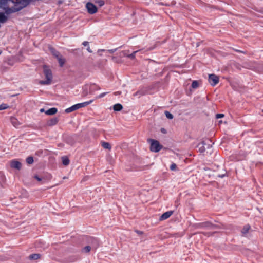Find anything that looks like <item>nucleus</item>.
Instances as JSON below:
<instances>
[{"instance_id":"33","label":"nucleus","mask_w":263,"mask_h":263,"mask_svg":"<svg viewBox=\"0 0 263 263\" xmlns=\"http://www.w3.org/2000/svg\"><path fill=\"white\" fill-rule=\"evenodd\" d=\"M89 44V43L87 41H84L83 42L82 45L84 46H87Z\"/></svg>"},{"instance_id":"6","label":"nucleus","mask_w":263,"mask_h":263,"mask_svg":"<svg viewBox=\"0 0 263 263\" xmlns=\"http://www.w3.org/2000/svg\"><path fill=\"white\" fill-rule=\"evenodd\" d=\"M87 241L93 249H96L99 246L98 241L96 238L90 237L87 238Z\"/></svg>"},{"instance_id":"30","label":"nucleus","mask_w":263,"mask_h":263,"mask_svg":"<svg viewBox=\"0 0 263 263\" xmlns=\"http://www.w3.org/2000/svg\"><path fill=\"white\" fill-rule=\"evenodd\" d=\"M107 93V92L102 93L100 95H99L98 96H97L96 97V99L102 98V97H104Z\"/></svg>"},{"instance_id":"14","label":"nucleus","mask_w":263,"mask_h":263,"mask_svg":"<svg viewBox=\"0 0 263 263\" xmlns=\"http://www.w3.org/2000/svg\"><path fill=\"white\" fill-rule=\"evenodd\" d=\"M57 59L58 61L60 67H63L65 64V59L64 58H63V57L61 55L60 57H58Z\"/></svg>"},{"instance_id":"4","label":"nucleus","mask_w":263,"mask_h":263,"mask_svg":"<svg viewBox=\"0 0 263 263\" xmlns=\"http://www.w3.org/2000/svg\"><path fill=\"white\" fill-rule=\"evenodd\" d=\"M209 82L213 86H215L219 82V77L215 74L209 75Z\"/></svg>"},{"instance_id":"13","label":"nucleus","mask_w":263,"mask_h":263,"mask_svg":"<svg viewBox=\"0 0 263 263\" xmlns=\"http://www.w3.org/2000/svg\"><path fill=\"white\" fill-rule=\"evenodd\" d=\"M146 94V91L143 89L139 90L136 92L133 96L135 97H140L141 96H144Z\"/></svg>"},{"instance_id":"34","label":"nucleus","mask_w":263,"mask_h":263,"mask_svg":"<svg viewBox=\"0 0 263 263\" xmlns=\"http://www.w3.org/2000/svg\"><path fill=\"white\" fill-rule=\"evenodd\" d=\"M34 178L39 181H40L42 180V178L39 177L38 176H35Z\"/></svg>"},{"instance_id":"8","label":"nucleus","mask_w":263,"mask_h":263,"mask_svg":"<svg viewBox=\"0 0 263 263\" xmlns=\"http://www.w3.org/2000/svg\"><path fill=\"white\" fill-rule=\"evenodd\" d=\"M173 213V211H169L163 213L160 217V220H164L168 218Z\"/></svg>"},{"instance_id":"2","label":"nucleus","mask_w":263,"mask_h":263,"mask_svg":"<svg viewBox=\"0 0 263 263\" xmlns=\"http://www.w3.org/2000/svg\"><path fill=\"white\" fill-rule=\"evenodd\" d=\"M147 141L150 143V150L153 152H158L162 148V146L160 144L158 141L152 139H148Z\"/></svg>"},{"instance_id":"27","label":"nucleus","mask_w":263,"mask_h":263,"mask_svg":"<svg viewBox=\"0 0 263 263\" xmlns=\"http://www.w3.org/2000/svg\"><path fill=\"white\" fill-rule=\"evenodd\" d=\"M198 82L197 81H194L192 84V87L193 88H196L198 87Z\"/></svg>"},{"instance_id":"7","label":"nucleus","mask_w":263,"mask_h":263,"mask_svg":"<svg viewBox=\"0 0 263 263\" xmlns=\"http://www.w3.org/2000/svg\"><path fill=\"white\" fill-rule=\"evenodd\" d=\"M10 164L11 167H12L13 168H15V169H17L18 170H20L22 167L21 163L19 161L15 160L11 161Z\"/></svg>"},{"instance_id":"9","label":"nucleus","mask_w":263,"mask_h":263,"mask_svg":"<svg viewBox=\"0 0 263 263\" xmlns=\"http://www.w3.org/2000/svg\"><path fill=\"white\" fill-rule=\"evenodd\" d=\"M205 145V142L204 141H202L201 143H199L197 145L198 147L199 151L200 153H203L205 151V148L204 147Z\"/></svg>"},{"instance_id":"31","label":"nucleus","mask_w":263,"mask_h":263,"mask_svg":"<svg viewBox=\"0 0 263 263\" xmlns=\"http://www.w3.org/2000/svg\"><path fill=\"white\" fill-rule=\"evenodd\" d=\"M224 117V115L222 114H218L216 115L217 119L221 118Z\"/></svg>"},{"instance_id":"43","label":"nucleus","mask_w":263,"mask_h":263,"mask_svg":"<svg viewBox=\"0 0 263 263\" xmlns=\"http://www.w3.org/2000/svg\"><path fill=\"white\" fill-rule=\"evenodd\" d=\"M104 51V49H101V50H99L98 52H99V51Z\"/></svg>"},{"instance_id":"1","label":"nucleus","mask_w":263,"mask_h":263,"mask_svg":"<svg viewBox=\"0 0 263 263\" xmlns=\"http://www.w3.org/2000/svg\"><path fill=\"white\" fill-rule=\"evenodd\" d=\"M43 72L46 77V80H41L39 83L41 85H49L51 83L52 79L51 70L46 65L43 66Z\"/></svg>"},{"instance_id":"20","label":"nucleus","mask_w":263,"mask_h":263,"mask_svg":"<svg viewBox=\"0 0 263 263\" xmlns=\"http://www.w3.org/2000/svg\"><path fill=\"white\" fill-rule=\"evenodd\" d=\"M200 227H210L212 224L209 222H205L199 224Z\"/></svg>"},{"instance_id":"3","label":"nucleus","mask_w":263,"mask_h":263,"mask_svg":"<svg viewBox=\"0 0 263 263\" xmlns=\"http://www.w3.org/2000/svg\"><path fill=\"white\" fill-rule=\"evenodd\" d=\"M93 101V100H91L89 101L84 102L81 103L75 104L70 107H69L65 109L66 113H69L76 110H77L80 108L84 107L91 104Z\"/></svg>"},{"instance_id":"29","label":"nucleus","mask_w":263,"mask_h":263,"mask_svg":"<svg viewBox=\"0 0 263 263\" xmlns=\"http://www.w3.org/2000/svg\"><path fill=\"white\" fill-rule=\"evenodd\" d=\"M176 168V164H175V163H172V164L171 165V166H170V169H171V170H172V171H174V170H175Z\"/></svg>"},{"instance_id":"12","label":"nucleus","mask_w":263,"mask_h":263,"mask_svg":"<svg viewBox=\"0 0 263 263\" xmlns=\"http://www.w3.org/2000/svg\"><path fill=\"white\" fill-rule=\"evenodd\" d=\"M49 50H50V52H51V53L52 54V55L53 56H54L56 58H57L58 57H59L61 55L60 53L58 51H57L54 48H53V47H50Z\"/></svg>"},{"instance_id":"32","label":"nucleus","mask_w":263,"mask_h":263,"mask_svg":"<svg viewBox=\"0 0 263 263\" xmlns=\"http://www.w3.org/2000/svg\"><path fill=\"white\" fill-rule=\"evenodd\" d=\"M117 48L116 49H110V50H108V51L110 53H114L115 51H116L117 50Z\"/></svg>"},{"instance_id":"38","label":"nucleus","mask_w":263,"mask_h":263,"mask_svg":"<svg viewBox=\"0 0 263 263\" xmlns=\"http://www.w3.org/2000/svg\"><path fill=\"white\" fill-rule=\"evenodd\" d=\"M236 51L238 52H241V53H245V52H243V51H240L239 50H235Z\"/></svg>"},{"instance_id":"15","label":"nucleus","mask_w":263,"mask_h":263,"mask_svg":"<svg viewBox=\"0 0 263 263\" xmlns=\"http://www.w3.org/2000/svg\"><path fill=\"white\" fill-rule=\"evenodd\" d=\"M113 109L115 111H120L123 109V106L121 104L117 103L114 105Z\"/></svg>"},{"instance_id":"11","label":"nucleus","mask_w":263,"mask_h":263,"mask_svg":"<svg viewBox=\"0 0 263 263\" xmlns=\"http://www.w3.org/2000/svg\"><path fill=\"white\" fill-rule=\"evenodd\" d=\"M59 121V120L57 118H53L49 120L47 124L49 126H53L58 123Z\"/></svg>"},{"instance_id":"25","label":"nucleus","mask_w":263,"mask_h":263,"mask_svg":"<svg viewBox=\"0 0 263 263\" xmlns=\"http://www.w3.org/2000/svg\"><path fill=\"white\" fill-rule=\"evenodd\" d=\"M91 247L90 246H86L83 249V251L85 253H88L91 250Z\"/></svg>"},{"instance_id":"37","label":"nucleus","mask_w":263,"mask_h":263,"mask_svg":"<svg viewBox=\"0 0 263 263\" xmlns=\"http://www.w3.org/2000/svg\"><path fill=\"white\" fill-rule=\"evenodd\" d=\"M121 93V92H119V91H117V92H115L114 93L115 95H120Z\"/></svg>"},{"instance_id":"16","label":"nucleus","mask_w":263,"mask_h":263,"mask_svg":"<svg viewBox=\"0 0 263 263\" xmlns=\"http://www.w3.org/2000/svg\"><path fill=\"white\" fill-rule=\"evenodd\" d=\"M101 145L105 149H108L110 150L111 148L110 144L108 142H102Z\"/></svg>"},{"instance_id":"24","label":"nucleus","mask_w":263,"mask_h":263,"mask_svg":"<svg viewBox=\"0 0 263 263\" xmlns=\"http://www.w3.org/2000/svg\"><path fill=\"white\" fill-rule=\"evenodd\" d=\"M165 115L166 118L169 119H172L173 118V115L168 111H165Z\"/></svg>"},{"instance_id":"36","label":"nucleus","mask_w":263,"mask_h":263,"mask_svg":"<svg viewBox=\"0 0 263 263\" xmlns=\"http://www.w3.org/2000/svg\"><path fill=\"white\" fill-rule=\"evenodd\" d=\"M82 95H83V96H86L87 95V91H84L83 92Z\"/></svg>"},{"instance_id":"17","label":"nucleus","mask_w":263,"mask_h":263,"mask_svg":"<svg viewBox=\"0 0 263 263\" xmlns=\"http://www.w3.org/2000/svg\"><path fill=\"white\" fill-rule=\"evenodd\" d=\"M250 229V226L248 224L245 225L241 230V233L243 234H247Z\"/></svg>"},{"instance_id":"18","label":"nucleus","mask_w":263,"mask_h":263,"mask_svg":"<svg viewBox=\"0 0 263 263\" xmlns=\"http://www.w3.org/2000/svg\"><path fill=\"white\" fill-rule=\"evenodd\" d=\"M40 255L39 254H32L29 255V258L30 259L36 260L40 258Z\"/></svg>"},{"instance_id":"22","label":"nucleus","mask_w":263,"mask_h":263,"mask_svg":"<svg viewBox=\"0 0 263 263\" xmlns=\"http://www.w3.org/2000/svg\"><path fill=\"white\" fill-rule=\"evenodd\" d=\"M138 51L139 50L134 51L132 54H129L128 55H127V57L131 59H134L136 57V53H137Z\"/></svg>"},{"instance_id":"39","label":"nucleus","mask_w":263,"mask_h":263,"mask_svg":"<svg viewBox=\"0 0 263 263\" xmlns=\"http://www.w3.org/2000/svg\"><path fill=\"white\" fill-rule=\"evenodd\" d=\"M40 111V112H44V111H45V110H44V108H42V109H41Z\"/></svg>"},{"instance_id":"10","label":"nucleus","mask_w":263,"mask_h":263,"mask_svg":"<svg viewBox=\"0 0 263 263\" xmlns=\"http://www.w3.org/2000/svg\"><path fill=\"white\" fill-rule=\"evenodd\" d=\"M58 111V110L56 108L53 107L49 109L48 110L45 111V113L47 115H53L55 114Z\"/></svg>"},{"instance_id":"19","label":"nucleus","mask_w":263,"mask_h":263,"mask_svg":"<svg viewBox=\"0 0 263 263\" xmlns=\"http://www.w3.org/2000/svg\"><path fill=\"white\" fill-rule=\"evenodd\" d=\"M62 163L64 165L67 166L69 163V160L67 157H62Z\"/></svg>"},{"instance_id":"42","label":"nucleus","mask_w":263,"mask_h":263,"mask_svg":"<svg viewBox=\"0 0 263 263\" xmlns=\"http://www.w3.org/2000/svg\"><path fill=\"white\" fill-rule=\"evenodd\" d=\"M13 120H15L16 119H14V118L12 119V123L13 124H14Z\"/></svg>"},{"instance_id":"41","label":"nucleus","mask_w":263,"mask_h":263,"mask_svg":"<svg viewBox=\"0 0 263 263\" xmlns=\"http://www.w3.org/2000/svg\"><path fill=\"white\" fill-rule=\"evenodd\" d=\"M136 232H137V233H138V234H142V232H140V231H136Z\"/></svg>"},{"instance_id":"45","label":"nucleus","mask_w":263,"mask_h":263,"mask_svg":"<svg viewBox=\"0 0 263 263\" xmlns=\"http://www.w3.org/2000/svg\"><path fill=\"white\" fill-rule=\"evenodd\" d=\"M2 51L1 50H0V55L2 54Z\"/></svg>"},{"instance_id":"26","label":"nucleus","mask_w":263,"mask_h":263,"mask_svg":"<svg viewBox=\"0 0 263 263\" xmlns=\"http://www.w3.org/2000/svg\"><path fill=\"white\" fill-rule=\"evenodd\" d=\"M95 3L98 4L100 7H101L104 5V1L103 0H98L95 1Z\"/></svg>"},{"instance_id":"28","label":"nucleus","mask_w":263,"mask_h":263,"mask_svg":"<svg viewBox=\"0 0 263 263\" xmlns=\"http://www.w3.org/2000/svg\"><path fill=\"white\" fill-rule=\"evenodd\" d=\"M128 52H129L128 50H125V51H122L121 53H122L123 56L127 57V55H128L129 54H128Z\"/></svg>"},{"instance_id":"23","label":"nucleus","mask_w":263,"mask_h":263,"mask_svg":"<svg viewBox=\"0 0 263 263\" xmlns=\"http://www.w3.org/2000/svg\"><path fill=\"white\" fill-rule=\"evenodd\" d=\"M26 162L29 164H31L33 162V158L31 156H29L26 159Z\"/></svg>"},{"instance_id":"21","label":"nucleus","mask_w":263,"mask_h":263,"mask_svg":"<svg viewBox=\"0 0 263 263\" xmlns=\"http://www.w3.org/2000/svg\"><path fill=\"white\" fill-rule=\"evenodd\" d=\"M9 107V105L5 103H2L0 105V110L6 109Z\"/></svg>"},{"instance_id":"40","label":"nucleus","mask_w":263,"mask_h":263,"mask_svg":"<svg viewBox=\"0 0 263 263\" xmlns=\"http://www.w3.org/2000/svg\"><path fill=\"white\" fill-rule=\"evenodd\" d=\"M23 2H26V3H28L29 2L30 0H22Z\"/></svg>"},{"instance_id":"5","label":"nucleus","mask_w":263,"mask_h":263,"mask_svg":"<svg viewBox=\"0 0 263 263\" xmlns=\"http://www.w3.org/2000/svg\"><path fill=\"white\" fill-rule=\"evenodd\" d=\"M86 7L87 9L88 12L89 14H94L97 12V8L96 5L90 2H88L86 5Z\"/></svg>"},{"instance_id":"35","label":"nucleus","mask_w":263,"mask_h":263,"mask_svg":"<svg viewBox=\"0 0 263 263\" xmlns=\"http://www.w3.org/2000/svg\"><path fill=\"white\" fill-rule=\"evenodd\" d=\"M87 50L90 53L92 52V51L91 50L89 47H88V48H87Z\"/></svg>"},{"instance_id":"44","label":"nucleus","mask_w":263,"mask_h":263,"mask_svg":"<svg viewBox=\"0 0 263 263\" xmlns=\"http://www.w3.org/2000/svg\"><path fill=\"white\" fill-rule=\"evenodd\" d=\"M164 130H165V129H163V128H162V129H161V131H162V132H164Z\"/></svg>"}]
</instances>
